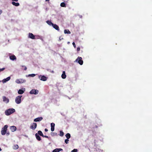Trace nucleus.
Returning a JSON list of instances; mask_svg holds the SVG:
<instances>
[{
	"instance_id": "9",
	"label": "nucleus",
	"mask_w": 152,
	"mask_h": 152,
	"mask_svg": "<svg viewBox=\"0 0 152 152\" xmlns=\"http://www.w3.org/2000/svg\"><path fill=\"white\" fill-rule=\"evenodd\" d=\"M2 99L3 101L5 102L6 103H8L9 101V99L7 98H6L5 96H3Z\"/></svg>"
},
{
	"instance_id": "42",
	"label": "nucleus",
	"mask_w": 152,
	"mask_h": 152,
	"mask_svg": "<svg viewBox=\"0 0 152 152\" xmlns=\"http://www.w3.org/2000/svg\"><path fill=\"white\" fill-rule=\"evenodd\" d=\"M50 0H45L46 1H49Z\"/></svg>"
},
{
	"instance_id": "38",
	"label": "nucleus",
	"mask_w": 152,
	"mask_h": 152,
	"mask_svg": "<svg viewBox=\"0 0 152 152\" xmlns=\"http://www.w3.org/2000/svg\"><path fill=\"white\" fill-rule=\"evenodd\" d=\"M6 134H7V135H9L10 134L9 132H6Z\"/></svg>"
},
{
	"instance_id": "13",
	"label": "nucleus",
	"mask_w": 152,
	"mask_h": 152,
	"mask_svg": "<svg viewBox=\"0 0 152 152\" xmlns=\"http://www.w3.org/2000/svg\"><path fill=\"white\" fill-rule=\"evenodd\" d=\"M43 119V118L42 117H38L35 118L34 120V121L35 122L39 121L42 120Z\"/></svg>"
},
{
	"instance_id": "6",
	"label": "nucleus",
	"mask_w": 152,
	"mask_h": 152,
	"mask_svg": "<svg viewBox=\"0 0 152 152\" xmlns=\"http://www.w3.org/2000/svg\"><path fill=\"white\" fill-rule=\"evenodd\" d=\"M38 92L37 90L32 89L30 91V93L31 94H38Z\"/></svg>"
},
{
	"instance_id": "40",
	"label": "nucleus",
	"mask_w": 152,
	"mask_h": 152,
	"mask_svg": "<svg viewBox=\"0 0 152 152\" xmlns=\"http://www.w3.org/2000/svg\"><path fill=\"white\" fill-rule=\"evenodd\" d=\"M2 12V11L1 10H0V15H1Z\"/></svg>"
},
{
	"instance_id": "20",
	"label": "nucleus",
	"mask_w": 152,
	"mask_h": 152,
	"mask_svg": "<svg viewBox=\"0 0 152 152\" xmlns=\"http://www.w3.org/2000/svg\"><path fill=\"white\" fill-rule=\"evenodd\" d=\"M19 146L17 144L13 146V148L15 150H16L18 148Z\"/></svg>"
},
{
	"instance_id": "14",
	"label": "nucleus",
	"mask_w": 152,
	"mask_h": 152,
	"mask_svg": "<svg viewBox=\"0 0 152 152\" xmlns=\"http://www.w3.org/2000/svg\"><path fill=\"white\" fill-rule=\"evenodd\" d=\"M55 126V124L54 123H51V130L52 132H53L54 130V127Z\"/></svg>"
},
{
	"instance_id": "32",
	"label": "nucleus",
	"mask_w": 152,
	"mask_h": 152,
	"mask_svg": "<svg viewBox=\"0 0 152 152\" xmlns=\"http://www.w3.org/2000/svg\"><path fill=\"white\" fill-rule=\"evenodd\" d=\"M22 66V67H24V70H26L27 69V68L25 66Z\"/></svg>"
},
{
	"instance_id": "36",
	"label": "nucleus",
	"mask_w": 152,
	"mask_h": 152,
	"mask_svg": "<svg viewBox=\"0 0 152 152\" xmlns=\"http://www.w3.org/2000/svg\"><path fill=\"white\" fill-rule=\"evenodd\" d=\"M77 51H80V47H77Z\"/></svg>"
},
{
	"instance_id": "5",
	"label": "nucleus",
	"mask_w": 152,
	"mask_h": 152,
	"mask_svg": "<svg viewBox=\"0 0 152 152\" xmlns=\"http://www.w3.org/2000/svg\"><path fill=\"white\" fill-rule=\"evenodd\" d=\"M26 81L25 80L22 79H17L15 80L16 83H22L25 82Z\"/></svg>"
},
{
	"instance_id": "28",
	"label": "nucleus",
	"mask_w": 152,
	"mask_h": 152,
	"mask_svg": "<svg viewBox=\"0 0 152 152\" xmlns=\"http://www.w3.org/2000/svg\"><path fill=\"white\" fill-rule=\"evenodd\" d=\"M35 76V75L34 74H29L28 75V77H34Z\"/></svg>"
},
{
	"instance_id": "3",
	"label": "nucleus",
	"mask_w": 152,
	"mask_h": 152,
	"mask_svg": "<svg viewBox=\"0 0 152 152\" xmlns=\"http://www.w3.org/2000/svg\"><path fill=\"white\" fill-rule=\"evenodd\" d=\"M22 96H17L15 99V102L17 104H19L21 103V98Z\"/></svg>"
},
{
	"instance_id": "4",
	"label": "nucleus",
	"mask_w": 152,
	"mask_h": 152,
	"mask_svg": "<svg viewBox=\"0 0 152 152\" xmlns=\"http://www.w3.org/2000/svg\"><path fill=\"white\" fill-rule=\"evenodd\" d=\"M76 61L78 62L80 65H82L83 63V61L81 57H78L76 60Z\"/></svg>"
},
{
	"instance_id": "33",
	"label": "nucleus",
	"mask_w": 152,
	"mask_h": 152,
	"mask_svg": "<svg viewBox=\"0 0 152 152\" xmlns=\"http://www.w3.org/2000/svg\"><path fill=\"white\" fill-rule=\"evenodd\" d=\"M72 45L74 46V47L75 48H76V45L75 44V43L73 42V43H72Z\"/></svg>"
},
{
	"instance_id": "18",
	"label": "nucleus",
	"mask_w": 152,
	"mask_h": 152,
	"mask_svg": "<svg viewBox=\"0 0 152 152\" xmlns=\"http://www.w3.org/2000/svg\"><path fill=\"white\" fill-rule=\"evenodd\" d=\"M61 77L63 79H65L66 77L65 72L64 71H63L62 74L61 75Z\"/></svg>"
},
{
	"instance_id": "8",
	"label": "nucleus",
	"mask_w": 152,
	"mask_h": 152,
	"mask_svg": "<svg viewBox=\"0 0 152 152\" xmlns=\"http://www.w3.org/2000/svg\"><path fill=\"white\" fill-rule=\"evenodd\" d=\"M37 126V124L35 123H33L32 125L31 126L30 128L31 129L33 130H34L36 128Z\"/></svg>"
},
{
	"instance_id": "24",
	"label": "nucleus",
	"mask_w": 152,
	"mask_h": 152,
	"mask_svg": "<svg viewBox=\"0 0 152 152\" xmlns=\"http://www.w3.org/2000/svg\"><path fill=\"white\" fill-rule=\"evenodd\" d=\"M46 22L50 26H52L53 24V23L51 21L49 20H47L46 21Z\"/></svg>"
},
{
	"instance_id": "23",
	"label": "nucleus",
	"mask_w": 152,
	"mask_h": 152,
	"mask_svg": "<svg viewBox=\"0 0 152 152\" xmlns=\"http://www.w3.org/2000/svg\"><path fill=\"white\" fill-rule=\"evenodd\" d=\"M64 33L65 34H69L71 33L70 31L69 30L65 29L64 30Z\"/></svg>"
},
{
	"instance_id": "39",
	"label": "nucleus",
	"mask_w": 152,
	"mask_h": 152,
	"mask_svg": "<svg viewBox=\"0 0 152 152\" xmlns=\"http://www.w3.org/2000/svg\"><path fill=\"white\" fill-rule=\"evenodd\" d=\"M45 132H47L48 131V129H47L46 128V129H45Z\"/></svg>"
},
{
	"instance_id": "2",
	"label": "nucleus",
	"mask_w": 152,
	"mask_h": 152,
	"mask_svg": "<svg viewBox=\"0 0 152 152\" xmlns=\"http://www.w3.org/2000/svg\"><path fill=\"white\" fill-rule=\"evenodd\" d=\"M8 127V126L7 125H5L4 127L2 128L1 132L2 135H4L6 134Z\"/></svg>"
},
{
	"instance_id": "30",
	"label": "nucleus",
	"mask_w": 152,
	"mask_h": 152,
	"mask_svg": "<svg viewBox=\"0 0 152 152\" xmlns=\"http://www.w3.org/2000/svg\"><path fill=\"white\" fill-rule=\"evenodd\" d=\"M69 140H68V139H66L65 140V142L66 143V144H67L69 143Z\"/></svg>"
},
{
	"instance_id": "12",
	"label": "nucleus",
	"mask_w": 152,
	"mask_h": 152,
	"mask_svg": "<svg viewBox=\"0 0 152 152\" xmlns=\"http://www.w3.org/2000/svg\"><path fill=\"white\" fill-rule=\"evenodd\" d=\"M10 129L12 132L15 131L16 130V127L15 126H12L10 127Z\"/></svg>"
},
{
	"instance_id": "16",
	"label": "nucleus",
	"mask_w": 152,
	"mask_h": 152,
	"mask_svg": "<svg viewBox=\"0 0 152 152\" xmlns=\"http://www.w3.org/2000/svg\"><path fill=\"white\" fill-rule=\"evenodd\" d=\"M10 58L12 60H14L16 59V57L14 55H11L10 56Z\"/></svg>"
},
{
	"instance_id": "37",
	"label": "nucleus",
	"mask_w": 152,
	"mask_h": 152,
	"mask_svg": "<svg viewBox=\"0 0 152 152\" xmlns=\"http://www.w3.org/2000/svg\"><path fill=\"white\" fill-rule=\"evenodd\" d=\"M58 151H59V152L60 151H62L63 150V149L61 148H58Z\"/></svg>"
},
{
	"instance_id": "19",
	"label": "nucleus",
	"mask_w": 152,
	"mask_h": 152,
	"mask_svg": "<svg viewBox=\"0 0 152 152\" xmlns=\"http://www.w3.org/2000/svg\"><path fill=\"white\" fill-rule=\"evenodd\" d=\"M35 136L37 139L38 141H40L41 140V138L39 136L37 133L36 134Z\"/></svg>"
},
{
	"instance_id": "7",
	"label": "nucleus",
	"mask_w": 152,
	"mask_h": 152,
	"mask_svg": "<svg viewBox=\"0 0 152 152\" xmlns=\"http://www.w3.org/2000/svg\"><path fill=\"white\" fill-rule=\"evenodd\" d=\"M39 78L40 80L43 81H45L47 80V77L44 75L42 76L40 75L39 76Z\"/></svg>"
},
{
	"instance_id": "26",
	"label": "nucleus",
	"mask_w": 152,
	"mask_h": 152,
	"mask_svg": "<svg viewBox=\"0 0 152 152\" xmlns=\"http://www.w3.org/2000/svg\"><path fill=\"white\" fill-rule=\"evenodd\" d=\"M37 134H38L40 136H43V134L42 131H39L38 132Z\"/></svg>"
},
{
	"instance_id": "10",
	"label": "nucleus",
	"mask_w": 152,
	"mask_h": 152,
	"mask_svg": "<svg viewBox=\"0 0 152 152\" xmlns=\"http://www.w3.org/2000/svg\"><path fill=\"white\" fill-rule=\"evenodd\" d=\"M28 37L32 39H35V36L32 33H30L28 34Z\"/></svg>"
},
{
	"instance_id": "22",
	"label": "nucleus",
	"mask_w": 152,
	"mask_h": 152,
	"mask_svg": "<svg viewBox=\"0 0 152 152\" xmlns=\"http://www.w3.org/2000/svg\"><path fill=\"white\" fill-rule=\"evenodd\" d=\"M66 137L67 138V139H69L71 137L70 134L69 133H68L66 134L65 135Z\"/></svg>"
},
{
	"instance_id": "35",
	"label": "nucleus",
	"mask_w": 152,
	"mask_h": 152,
	"mask_svg": "<svg viewBox=\"0 0 152 152\" xmlns=\"http://www.w3.org/2000/svg\"><path fill=\"white\" fill-rule=\"evenodd\" d=\"M5 69V68H3L2 69H0V72H1L2 71H3Z\"/></svg>"
},
{
	"instance_id": "25",
	"label": "nucleus",
	"mask_w": 152,
	"mask_h": 152,
	"mask_svg": "<svg viewBox=\"0 0 152 152\" xmlns=\"http://www.w3.org/2000/svg\"><path fill=\"white\" fill-rule=\"evenodd\" d=\"M60 6L62 7H66V5L65 3L62 2L60 4Z\"/></svg>"
},
{
	"instance_id": "43",
	"label": "nucleus",
	"mask_w": 152,
	"mask_h": 152,
	"mask_svg": "<svg viewBox=\"0 0 152 152\" xmlns=\"http://www.w3.org/2000/svg\"><path fill=\"white\" fill-rule=\"evenodd\" d=\"M53 132H51V135H52V134H53Z\"/></svg>"
},
{
	"instance_id": "15",
	"label": "nucleus",
	"mask_w": 152,
	"mask_h": 152,
	"mask_svg": "<svg viewBox=\"0 0 152 152\" xmlns=\"http://www.w3.org/2000/svg\"><path fill=\"white\" fill-rule=\"evenodd\" d=\"M10 77H7L6 78L2 80V81L3 83H6L9 80H10Z\"/></svg>"
},
{
	"instance_id": "1",
	"label": "nucleus",
	"mask_w": 152,
	"mask_h": 152,
	"mask_svg": "<svg viewBox=\"0 0 152 152\" xmlns=\"http://www.w3.org/2000/svg\"><path fill=\"white\" fill-rule=\"evenodd\" d=\"M15 110L13 108H10L5 110V113L6 115H9L15 112Z\"/></svg>"
},
{
	"instance_id": "11",
	"label": "nucleus",
	"mask_w": 152,
	"mask_h": 152,
	"mask_svg": "<svg viewBox=\"0 0 152 152\" xmlns=\"http://www.w3.org/2000/svg\"><path fill=\"white\" fill-rule=\"evenodd\" d=\"M52 26L56 30H58V31L60 29L58 26L56 24L53 23Z\"/></svg>"
},
{
	"instance_id": "34",
	"label": "nucleus",
	"mask_w": 152,
	"mask_h": 152,
	"mask_svg": "<svg viewBox=\"0 0 152 152\" xmlns=\"http://www.w3.org/2000/svg\"><path fill=\"white\" fill-rule=\"evenodd\" d=\"M42 137H45V138H49L48 136H47L44 135L43 134V136H42Z\"/></svg>"
},
{
	"instance_id": "29",
	"label": "nucleus",
	"mask_w": 152,
	"mask_h": 152,
	"mask_svg": "<svg viewBox=\"0 0 152 152\" xmlns=\"http://www.w3.org/2000/svg\"><path fill=\"white\" fill-rule=\"evenodd\" d=\"M53 152H59V151H58V148H56L54 150Z\"/></svg>"
},
{
	"instance_id": "27",
	"label": "nucleus",
	"mask_w": 152,
	"mask_h": 152,
	"mask_svg": "<svg viewBox=\"0 0 152 152\" xmlns=\"http://www.w3.org/2000/svg\"><path fill=\"white\" fill-rule=\"evenodd\" d=\"M59 135L60 136L62 137L64 135V133L62 131H60V132Z\"/></svg>"
},
{
	"instance_id": "31",
	"label": "nucleus",
	"mask_w": 152,
	"mask_h": 152,
	"mask_svg": "<svg viewBox=\"0 0 152 152\" xmlns=\"http://www.w3.org/2000/svg\"><path fill=\"white\" fill-rule=\"evenodd\" d=\"M77 149H75L72 151V152H77Z\"/></svg>"
},
{
	"instance_id": "41",
	"label": "nucleus",
	"mask_w": 152,
	"mask_h": 152,
	"mask_svg": "<svg viewBox=\"0 0 152 152\" xmlns=\"http://www.w3.org/2000/svg\"><path fill=\"white\" fill-rule=\"evenodd\" d=\"M79 17L80 18H82V16L81 15H79Z\"/></svg>"
},
{
	"instance_id": "21",
	"label": "nucleus",
	"mask_w": 152,
	"mask_h": 152,
	"mask_svg": "<svg viewBox=\"0 0 152 152\" xmlns=\"http://www.w3.org/2000/svg\"><path fill=\"white\" fill-rule=\"evenodd\" d=\"M24 92V91L22 89H19L18 91V93L19 94H23Z\"/></svg>"
},
{
	"instance_id": "17",
	"label": "nucleus",
	"mask_w": 152,
	"mask_h": 152,
	"mask_svg": "<svg viewBox=\"0 0 152 152\" xmlns=\"http://www.w3.org/2000/svg\"><path fill=\"white\" fill-rule=\"evenodd\" d=\"M12 4L13 5L16 7L20 5V4L19 3H16L14 1H12Z\"/></svg>"
}]
</instances>
